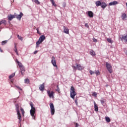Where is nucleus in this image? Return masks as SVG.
I'll return each instance as SVG.
<instances>
[{
    "mask_svg": "<svg viewBox=\"0 0 127 127\" xmlns=\"http://www.w3.org/2000/svg\"><path fill=\"white\" fill-rule=\"evenodd\" d=\"M30 106L31 108V110H30V115L31 117H32L33 120H35V113L36 112V110L34 107V104H33V103L30 102Z\"/></svg>",
    "mask_w": 127,
    "mask_h": 127,
    "instance_id": "f257e3e1",
    "label": "nucleus"
},
{
    "mask_svg": "<svg viewBox=\"0 0 127 127\" xmlns=\"http://www.w3.org/2000/svg\"><path fill=\"white\" fill-rule=\"evenodd\" d=\"M15 108L17 112V119L19 120V124H20V123H21V115H20V113L19 112V106H18V105L16 104Z\"/></svg>",
    "mask_w": 127,
    "mask_h": 127,
    "instance_id": "f03ea898",
    "label": "nucleus"
},
{
    "mask_svg": "<svg viewBox=\"0 0 127 127\" xmlns=\"http://www.w3.org/2000/svg\"><path fill=\"white\" fill-rule=\"evenodd\" d=\"M45 36L44 35H41L38 41L36 42V48H37V47H39V44L41 43H42L43 42V41L45 40Z\"/></svg>",
    "mask_w": 127,
    "mask_h": 127,
    "instance_id": "7ed1b4c3",
    "label": "nucleus"
},
{
    "mask_svg": "<svg viewBox=\"0 0 127 127\" xmlns=\"http://www.w3.org/2000/svg\"><path fill=\"white\" fill-rule=\"evenodd\" d=\"M77 95L76 92H75V88L74 87L71 86L70 88V97H71L73 100H75V96Z\"/></svg>",
    "mask_w": 127,
    "mask_h": 127,
    "instance_id": "20e7f679",
    "label": "nucleus"
},
{
    "mask_svg": "<svg viewBox=\"0 0 127 127\" xmlns=\"http://www.w3.org/2000/svg\"><path fill=\"white\" fill-rule=\"evenodd\" d=\"M72 67L73 68V69H74V71H76V70H77V69L79 71H81V70L84 69V66L81 65V64H76V66L72 65Z\"/></svg>",
    "mask_w": 127,
    "mask_h": 127,
    "instance_id": "39448f33",
    "label": "nucleus"
},
{
    "mask_svg": "<svg viewBox=\"0 0 127 127\" xmlns=\"http://www.w3.org/2000/svg\"><path fill=\"white\" fill-rule=\"evenodd\" d=\"M106 68H107L108 71H109V72L110 74H112V73H113V67L112 66L111 64H110L108 62H106Z\"/></svg>",
    "mask_w": 127,
    "mask_h": 127,
    "instance_id": "423d86ee",
    "label": "nucleus"
},
{
    "mask_svg": "<svg viewBox=\"0 0 127 127\" xmlns=\"http://www.w3.org/2000/svg\"><path fill=\"white\" fill-rule=\"evenodd\" d=\"M50 108L51 109V114L52 116H53L55 114V108H54V105L53 103H50Z\"/></svg>",
    "mask_w": 127,
    "mask_h": 127,
    "instance_id": "0eeeda50",
    "label": "nucleus"
},
{
    "mask_svg": "<svg viewBox=\"0 0 127 127\" xmlns=\"http://www.w3.org/2000/svg\"><path fill=\"white\" fill-rule=\"evenodd\" d=\"M47 93L48 94V96H49V98H52V99H54V92H53V91H51L50 92V90H48L47 91Z\"/></svg>",
    "mask_w": 127,
    "mask_h": 127,
    "instance_id": "6e6552de",
    "label": "nucleus"
},
{
    "mask_svg": "<svg viewBox=\"0 0 127 127\" xmlns=\"http://www.w3.org/2000/svg\"><path fill=\"white\" fill-rule=\"evenodd\" d=\"M23 16V13L22 12H20V14H17L15 16V17L17 18L18 20H21V17Z\"/></svg>",
    "mask_w": 127,
    "mask_h": 127,
    "instance_id": "1a4fd4ad",
    "label": "nucleus"
},
{
    "mask_svg": "<svg viewBox=\"0 0 127 127\" xmlns=\"http://www.w3.org/2000/svg\"><path fill=\"white\" fill-rule=\"evenodd\" d=\"M51 63L54 67H57V64H56V60H55V57H52Z\"/></svg>",
    "mask_w": 127,
    "mask_h": 127,
    "instance_id": "9d476101",
    "label": "nucleus"
},
{
    "mask_svg": "<svg viewBox=\"0 0 127 127\" xmlns=\"http://www.w3.org/2000/svg\"><path fill=\"white\" fill-rule=\"evenodd\" d=\"M122 41H125V43H127V35H122V37L120 38Z\"/></svg>",
    "mask_w": 127,
    "mask_h": 127,
    "instance_id": "9b49d317",
    "label": "nucleus"
},
{
    "mask_svg": "<svg viewBox=\"0 0 127 127\" xmlns=\"http://www.w3.org/2000/svg\"><path fill=\"white\" fill-rule=\"evenodd\" d=\"M44 85H45V84L44 83H43L42 84L40 85V87H39L40 91H42V92H43V91H44V89L45 88V86H44Z\"/></svg>",
    "mask_w": 127,
    "mask_h": 127,
    "instance_id": "f8f14e48",
    "label": "nucleus"
},
{
    "mask_svg": "<svg viewBox=\"0 0 127 127\" xmlns=\"http://www.w3.org/2000/svg\"><path fill=\"white\" fill-rule=\"evenodd\" d=\"M16 63H17L18 66L20 67V69H23V68H24V66H23L22 64L19 62L17 60H16Z\"/></svg>",
    "mask_w": 127,
    "mask_h": 127,
    "instance_id": "ddd939ff",
    "label": "nucleus"
},
{
    "mask_svg": "<svg viewBox=\"0 0 127 127\" xmlns=\"http://www.w3.org/2000/svg\"><path fill=\"white\" fill-rule=\"evenodd\" d=\"M64 33H66V34H69V29L68 28H66L64 26Z\"/></svg>",
    "mask_w": 127,
    "mask_h": 127,
    "instance_id": "4468645a",
    "label": "nucleus"
},
{
    "mask_svg": "<svg viewBox=\"0 0 127 127\" xmlns=\"http://www.w3.org/2000/svg\"><path fill=\"white\" fill-rule=\"evenodd\" d=\"M88 15L90 18L94 17V13H93V12H92V11H88Z\"/></svg>",
    "mask_w": 127,
    "mask_h": 127,
    "instance_id": "2eb2a0df",
    "label": "nucleus"
},
{
    "mask_svg": "<svg viewBox=\"0 0 127 127\" xmlns=\"http://www.w3.org/2000/svg\"><path fill=\"white\" fill-rule=\"evenodd\" d=\"M15 16H14V15H12V14H10V15L8 16V19H9V20H12V19H13V18H15Z\"/></svg>",
    "mask_w": 127,
    "mask_h": 127,
    "instance_id": "dca6fc26",
    "label": "nucleus"
},
{
    "mask_svg": "<svg viewBox=\"0 0 127 127\" xmlns=\"http://www.w3.org/2000/svg\"><path fill=\"white\" fill-rule=\"evenodd\" d=\"M118 2L117 1H113V2H111L109 3V5H116V4H118Z\"/></svg>",
    "mask_w": 127,
    "mask_h": 127,
    "instance_id": "f3484780",
    "label": "nucleus"
},
{
    "mask_svg": "<svg viewBox=\"0 0 127 127\" xmlns=\"http://www.w3.org/2000/svg\"><path fill=\"white\" fill-rule=\"evenodd\" d=\"M94 111L95 112H98V111H99V109L98 108V106L97 105L95 101H94Z\"/></svg>",
    "mask_w": 127,
    "mask_h": 127,
    "instance_id": "a211bd4d",
    "label": "nucleus"
},
{
    "mask_svg": "<svg viewBox=\"0 0 127 127\" xmlns=\"http://www.w3.org/2000/svg\"><path fill=\"white\" fill-rule=\"evenodd\" d=\"M101 7L102 8H103V9H104V8H106V7H107V4L105 3V2H102Z\"/></svg>",
    "mask_w": 127,
    "mask_h": 127,
    "instance_id": "6ab92c4d",
    "label": "nucleus"
},
{
    "mask_svg": "<svg viewBox=\"0 0 127 127\" xmlns=\"http://www.w3.org/2000/svg\"><path fill=\"white\" fill-rule=\"evenodd\" d=\"M101 104H102V106H104V104L106 103V99L102 98L100 100Z\"/></svg>",
    "mask_w": 127,
    "mask_h": 127,
    "instance_id": "aec40b11",
    "label": "nucleus"
},
{
    "mask_svg": "<svg viewBox=\"0 0 127 127\" xmlns=\"http://www.w3.org/2000/svg\"><path fill=\"white\" fill-rule=\"evenodd\" d=\"M95 3L96 5V6H100V5H101L102 4L101 1H97L95 2Z\"/></svg>",
    "mask_w": 127,
    "mask_h": 127,
    "instance_id": "412c9836",
    "label": "nucleus"
},
{
    "mask_svg": "<svg viewBox=\"0 0 127 127\" xmlns=\"http://www.w3.org/2000/svg\"><path fill=\"white\" fill-rule=\"evenodd\" d=\"M122 19L123 20H125V19H126V18H127V14H126V13L122 14Z\"/></svg>",
    "mask_w": 127,
    "mask_h": 127,
    "instance_id": "4be33fe9",
    "label": "nucleus"
},
{
    "mask_svg": "<svg viewBox=\"0 0 127 127\" xmlns=\"http://www.w3.org/2000/svg\"><path fill=\"white\" fill-rule=\"evenodd\" d=\"M90 55H92V56H96V54L95 53V52L93 50L90 51Z\"/></svg>",
    "mask_w": 127,
    "mask_h": 127,
    "instance_id": "5701e85b",
    "label": "nucleus"
},
{
    "mask_svg": "<svg viewBox=\"0 0 127 127\" xmlns=\"http://www.w3.org/2000/svg\"><path fill=\"white\" fill-rule=\"evenodd\" d=\"M14 76H15V73L14 72L9 76V79H11L12 78H13Z\"/></svg>",
    "mask_w": 127,
    "mask_h": 127,
    "instance_id": "b1692460",
    "label": "nucleus"
},
{
    "mask_svg": "<svg viewBox=\"0 0 127 127\" xmlns=\"http://www.w3.org/2000/svg\"><path fill=\"white\" fill-rule=\"evenodd\" d=\"M21 70V73L22 75L24 74V72H25V70L24 69V68H20Z\"/></svg>",
    "mask_w": 127,
    "mask_h": 127,
    "instance_id": "393cba45",
    "label": "nucleus"
},
{
    "mask_svg": "<svg viewBox=\"0 0 127 127\" xmlns=\"http://www.w3.org/2000/svg\"><path fill=\"white\" fill-rule=\"evenodd\" d=\"M32 1H34V2H35V3H36L37 4H40V2H39V1H38V0H32Z\"/></svg>",
    "mask_w": 127,
    "mask_h": 127,
    "instance_id": "a878e982",
    "label": "nucleus"
},
{
    "mask_svg": "<svg viewBox=\"0 0 127 127\" xmlns=\"http://www.w3.org/2000/svg\"><path fill=\"white\" fill-rule=\"evenodd\" d=\"M14 48H15L14 51L15 53H16L17 55H18V52H17V49L16 48V45H15V44Z\"/></svg>",
    "mask_w": 127,
    "mask_h": 127,
    "instance_id": "bb28decb",
    "label": "nucleus"
},
{
    "mask_svg": "<svg viewBox=\"0 0 127 127\" xmlns=\"http://www.w3.org/2000/svg\"><path fill=\"white\" fill-rule=\"evenodd\" d=\"M17 37L19 40H21V41H22V40H23V38L19 36V35H17Z\"/></svg>",
    "mask_w": 127,
    "mask_h": 127,
    "instance_id": "cd10ccee",
    "label": "nucleus"
},
{
    "mask_svg": "<svg viewBox=\"0 0 127 127\" xmlns=\"http://www.w3.org/2000/svg\"><path fill=\"white\" fill-rule=\"evenodd\" d=\"M6 43H7V40L3 41L1 42V45H4L6 44Z\"/></svg>",
    "mask_w": 127,
    "mask_h": 127,
    "instance_id": "c85d7f7f",
    "label": "nucleus"
},
{
    "mask_svg": "<svg viewBox=\"0 0 127 127\" xmlns=\"http://www.w3.org/2000/svg\"><path fill=\"white\" fill-rule=\"evenodd\" d=\"M94 73L97 75V76H99V75H100V71L99 70H95Z\"/></svg>",
    "mask_w": 127,
    "mask_h": 127,
    "instance_id": "c756f323",
    "label": "nucleus"
},
{
    "mask_svg": "<svg viewBox=\"0 0 127 127\" xmlns=\"http://www.w3.org/2000/svg\"><path fill=\"white\" fill-rule=\"evenodd\" d=\"M24 83H25V84H29V79L27 78L24 79Z\"/></svg>",
    "mask_w": 127,
    "mask_h": 127,
    "instance_id": "7c9ffc66",
    "label": "nucleus"
},
{
    "mask_svg": "<svg viewBox=\"0 0 127 127\" xmlns=\"http://www.w3.org/2000/svg\"><path fill=\"white\" fill-rule=\"evenodd\" d=\"M105 120L107 123H110V122H111V119H110L109 117H106Z\"/></svg>",
    "mask_w": 127,
    "mask_h": 127,
    "instance_id": "2f4dec72",
    "label": "nucleus"
},
{
    "mask_svg": "<svg viewBox=\"0 0 127 127\" xmlns=\"http://www.w3.org/2000/svg\"><path fill=\"white\" fill-rule=\"evenodd\" d=\"M2 23H3L5 25L6 24L5 20H2L1 21H0V25H1V24H2Z\"/></svg>",
    "mask_w": 127,
    "mask_h": 127,
    "instance_id": "473e14b6",
    "label": "nucleus"
},
{
    "mask_svg": "<svg viewBox=\"0 0 127 127\" xmlns=\"http://www.w3.org/2000/svg\"><path fill=\"white\" fill-rule=\"evenodd\" d=\"M107 40L109 43H113V40H112V39H111L110 38H107Z\"/></svg>",
    "mask_w": 127,
    "mask_h": 127,
    "instance_id": "72a5a7b5",
    "label": "nucleus"
},
{
    "mask_svg": "<svg viewBox=\"0 0 127 127\" xmlns=\"http://www.w3.org/2000/svg\"><path fill=\"white\" fill-rule=\"evenodd\" d=\"M56 91L57 92H58V93L60 92V88H59V85L57 86V89H56Z\"/></svg>",
    "mask_w": 127,
    "mask_h": 127,
    "instance_id": "f704fd0d",
    "label": "nucleus"
},
{
    "mask_svg": "<svg viewBox=\"0 0 127 127\" xmlns=\"http://www.w3.org/2000/svg\"><path fill=\"white\" fill-rule=\"evenodd\" d=\"M89 73H90V75H94L95 71H93L92 70H90Z\"/></svg>",
    "mask_w": 127,
    "mask_h": 127,
    "instance_id": "c9c22d12",
    "label": "nucleus"
},
{
    "mask_svg": "<svg viewBox=\"0 0 127 127\" xmlns=\"http://www.w3.org/2000/svg\"><path fill=\"white\" fill-rule=\"evenodd\" d=\"M92 96H93V97H97V93L96 92H93L92 94Z\"/></svg>",
    "mask_w": 127,
    "mask_h": 127,
    "instance_id": "e433bc0d",
    "label": "nucleus"
},
{
    "mask_svg": "<svg viewBox=\"0 0 127 127\" xmlns=\"http://www.w3.org/2000/svg\"><path fill=\"white\" fill-rule=\"evenodd\" d=\"M51 2H52L53 5H54V6H56V4L55 3V2L54 1V0L52 1Z\"/></svg>",
    "mask_w": 127,
    "mask_h": 127,
    "instance_id": "4c0bfd02",
    "label": "nucleus"
},
{
    "mask_svg": "<svg viewBox=\"0 0 127 127\" xmlns=\"http://www.w3.org/2000/svg\"><path fill=\"white\" fill-rule=\"evenodd\" d=\"M21 112H22V114L23 115V116H24V111L23 110V109L21 108Z\"/></svg>",
    "mask_w": 127,
    "mask_h": 127,
    "instance_id": "58836bf2",
    "label": "nucleus"
},
{
    "mask_svg": "<svg viewBox=\"0 0 127 127\" xmlns=\"http://www.w3.org/2000/svg\"><path fill=\"white\" fill-rule=\"evenodd\" d=\"M93 42H97V41H98V40L96 38H93Z\"/></svg>",
    "mask_w": 127,
    "mask_h": 127,
    "instance_id": "ea45409f",
    "label": "nucleus"
},
{
    "mask_svg": "<svg viewBox=\"0 0 127 127\" xmlns=\"http://www.w3.org/2000/svg\"><path fill=\"white\" fill-rule=\"evenodd\" d=\"M16 87L17 88V89H18L20 91H22V89H21V88H20L19 86H16Z\"/></svg>",
    "mask_w": 127,
    "mask_h": 127,
    "instance_id": "a19ab883",
    "label": "nucleus"
},
{
    "mask_svg": "<svg viewBox=\"0 0 127 127\" xmlns=\"http://www.w3.org/2000/svg\"><path fill=\"white\" fill-rule=\"evenodd\" d=\"M75 103L76 106H78V100L77 99L75 100Z\"/></svg>",
    "mask_w": 127,
    "mask_h": 127,
    "instance_id": "79ce46f5",
    "label": "nucleus"
},
{
    "mask_svg": "<svg viewBox=\"0 0 127 127\" xmlns=\"http://www.w3.org/2000/svg\"><path fill=\"white\" fill-rule=\"evenodd\" d=\"M85 26H86V27H87V28H89V25H88V23H85Z\"/></svg>",
    "mask_w": 127,
    "mask_h": 127,
    "instance_id": "37998d69",
    "label": "nucleus"
},
{
    "mask_svg": "<svg viewBox=\"0 0 127 127\" xmlns=\"http://www.w3.org/2000/svg\"><path fill=\"white\" fill-rule=\"evenodd\" d=\"M79 127V124L75 123V127Z\"/></svg>",
    "mask_w": 127,
    "mask_h": 127,
    "instance_id": "c03bdc74",
    "label": "nucleus"
},
{
    "mask_svg": "<svg viewBox=\"0 0 127 127\" xmlns=\"http://www.w3.org/2000/svg\"><path fill=\"white\" fill-rule=\"evenodd\" d=\"M37 52H38V51H35L34 52V54H36V53H37Z\"/></svg>",
    "mask_w": 127,
    "mask_h": 127,
    "instance_id": "a18cd8bd",
    "label": "nucleus"
},
{
    "mask_svg": "<svg viewBox=\"0 0 127 127\" xmlns=\"http://www.w3.org/2000/svg\"><path fill=\"white\" fill-rule=\"evenodd\" d=\"M36 30H37V31H39V28H37L36 29Z\"/></svg>",
    "mask_w": 127,
    "mask_h": 127,
    "instance_id": "49530a36",
    "label": "nucleus"
},
{
    "mask_svg": "<svg viewBox=\"0 0 127 127\" xmlns=\"http://www.w3.org/2000/svg\"><path fill=\"white\" fill-rule=\"evenodd\" d=\"M0 52H2V51L1 50V48H0Z\"/></svg>",
    "mask_w": 127,
    "mask_h": 127,
    "instance_id": "de8ad7c7",
    "label": "nucleus"
},
{
    "mask_svg": "<svg viewBox=\"0 0 127 127\" xmlns=\"http://www.w3.org/2000/svg\"><path fill=\"white\" fill-rule=\"evenodd\" d=\"M11 1L12 2H13V1H14V0H11Z\"/></svg>",
    "mask_w": 127,
    "mask_h": 127,
    "instance_id": "09e8293b",
    "label": "nucleus"
},
{
    "mask_svg": "<svg viewBox=\"0 0 127 127\" xmlns=\"http://www.w3.org/2000/svg\"><path fill=\"white\" fill-rule=\"evenodd\" d=\"M53 1H54V0H50V1H51V2Z\"/></svg>",
    "mask_w": 127,
    "mask_h": 127,
    "instance_id": "8fccbe9b",
    "label": "nucleus"
},
{
    "mask_svg": "<svg viewBox=\"0 0 127 127\" xmlns=\"http://www.w3.org/2000/svg\"><path fill=\"white\" fill-rule=\"evenodd\" d=\"M37 33L39 34V31H37Z\"/></svg>",
    "mask_w": 127,
    "mask_h": 127,
    "instance_id": "3c124183",
    "label": "nucleus"
}]
</instances>
